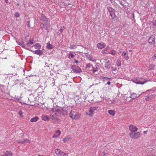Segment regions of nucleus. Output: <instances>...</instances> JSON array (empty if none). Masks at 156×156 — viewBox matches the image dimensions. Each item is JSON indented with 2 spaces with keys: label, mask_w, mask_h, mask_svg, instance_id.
<instances>
[{
  "label": "nucleus",
  "mask_w": 156,
  "mask_h": 156,
  "mask_svg": "<svg viewBox=\"0 0 156 156\" xmlns=\"http://www.w3.org/2000/svg\"><path fill=\"white\" fill-rule=\"evenodd\" d=\"M109 114L112 116H114L115 114V112L112 110H109L108 111Z\"/></svg>",
  "instance_id": "obj_25"
},
{
  "label": "nucleus",
  "mask_w": 156,
  "mask_h": 156,
  "mask_svg": "<svg viewBox=\"0 0 156 156\" xmlns=\"http://www.w3.org/2000/svg\"><path fill=\"white\" fill-rule=\"evenodd\" d=\"M115 101L114 100H113L112 101L111 103H115Z\"/></svg>",
  "instance_id": "obj_51"
},
{
  "label": "nucleus",
  "mask_w": 156,
  "mask_h": 156,
  "mask_svg": "<svg viewBox=\"0 0 156 156\" xmlns=\"http://www.w3.org/2000/svg\"><path fill=\"white\" fill-rule=\"evenodd\" d=\"M27 45L28 46H29L30 47L33 46V42L31 41H30L29 42L27 43Z\"/></svg>",
  "instance_id": "obj_34"
},
{
  "label": "nucleus",
  "mask_w": 156,
  "mask_h": 156,
  "mask_svg": "<svg viewBox=\"0 0 156 156\" xmlns=\"http://www.w3.org/2000/svg\"><path fill=\"white\" fill-rule=\"evenodd\" d=\"M102 155L103 156H106V154L105 152H103L102 153Z\"/></svg>",
  "instance_id": "obj_48"
},
{
  "label": "nucleus",
  "mask_w": 156,
  "mask_h": 156,
  "mask_svg": "<svg viewBox=\"0 0 156 156\" xmlns=\"http://www.w3.org/2000/svg\"><path fill=\"white\" fill-rule=\"evenodd\" d=\"M155 96V95L151 94L147 96L145 98V99L146 101H148L151 99L153 98Z\"/></svg>",
  "instance_id": "obj_15"
},
{
  "label": "nucleus",
  "mask_w": 156,
  "mask_h": 156,
  "mask_svg": "<svg viewBox=\"0 0 156 156\" xmlns=\"http://www.w3.org/2000/svg\"><path fill=\"white\" fill-rule=\"evenodd\" d=\"M152 60H154L156 59V54H154L152 56Z\"/></svg>",
  "instance_id": "obj_41"
},
{
  "label": "nucleus",
  "mask_w": 156,
  "mask_h": 156,
  "mask_svg": "<svg viewBox=\"0 0 156 156\" xmlns=\"http://www.w3.org/2000/svg\"><path fill=\"white\" fill-rule=\"evenodd\" d=\"M40 27L41 28H43L44 27V24L43 23H41L40 25Z\"/></svg>",
  "instance_id": "obj_47"
},
{
  "label": "nucleus",
  "mask_w": 156,
  "mask_h": 156,
  "mask_svg": "<svg viewBox=\"0 0 156 156\" xmlns=\"http://www.w3.org/2000/svg\"><path fill=\"white\" fill-rule=\"evenodd\" d=\"M69 115V117L73 119H77L80 116V114L75 110H71Z\"/></svg>",
  "instance_id": "obj_1"
},
{
  "label": "nucleus",
  "mask_w": 156,
  "mask_h": 156,
  "mask_svg": "<svg viewBox=\"0 0 156 156\" xmlns=\"http://www.w3.org/2000/svg\"><path fill=\"white\" fill-rule=\"evenodd\" d=\"M17 101L21 103H23L26 105L29 104V99L28 98H19L17 99Z\"/></svg>",
  "instance_id": "obj_4"
},
{
  "label": "nucleus",
  "mask_w": 156,
  "mask_h": 156,
  "mask_svg": "<svg viewBox=\"0 0 156 156\" xmlns=\"http://www.w3.org/2000/svg\"><path fill=\"white\" fill-rule=\"evenodd\" d=\"M119 52H121V51H119Z\"/></svg>",
  "instance_id": "obj_59"
},
{
  "label": "nucleus",
  "mask_w": 156,
  "mask_h": 156,
  "mask_svg": "<svg viewBox=\"0 0 156 156\" xmlns=\"http://www.w3.org/2000/svg\"><path fill=\"white\" fill-rule=\"evenodd\" d=\"M5 1L6 3H8V0H5Z\"/></svg>",
  "instance_id": "obj_55"
},
{
  "label": "nucleus",
  "mask_w": 156,
  "mask_h": 156,
  "mask_svg": "<svg viewBox=\"0 0 156 156\" xmlns=\"http://www.w3.org/2000/svg\"><path fill=\"white\" fill-rule=\"evenodd\" d=\"M42 19L47 23L48 24V20L46 17L43 14H42L41 15Z\"/></svg>",
  "instance_id": "obj_21"
},
{
  "label": "nucleus",
  "mask_w": 156,
  "mask_h": 156,
  "mask_svg": "<svg viewBox=\"0 0 156 156\" xmlns=\"http://www.w3.org/2000/svg\"><path fill=\"white\" fill-rule=\"evenodd\" d=\"M130 96L129 97L130 98H131L133 99H135L136 98L139 97L140 95V94L137 95V94L135 93H132L130 94Z\"/></svg>",
  "instance_id": "obj_10"
},
{
  "label": "nucleus",
  "mask_w": 156,
  "mask_h": 156,
  "mask_svg": "<svg viewBox=\"0 0 156 156\" xmlns=\"http://www.w3.org/2000/svg\"><path fill=\"white\" fill-rule=\"evenodd\" d=\"M58 136H58V135H56V134H55V135H54L52 137L53 138H57Z\"/></svg>",
  "instance_id": "obj_44"
},
{
  "label": "nucleus",
  "mask_w": 156,
  "mask_h": 156,
  "mask_svg": "<svg viewBox=\"0 0 156 156\" xmlns=\"http://www.w3.org/2000/svg\"><path fill=\"white\" fill-rule=\"evenodd\" d=\"M68 154L67 153H65L63 151H62L60 154V156H68Z\"/></svg>",
  "instance_id": "obj_31"
},
{
  "label": "nucleus",
  "mask_w": 156,
  "mask_h": 156,
  "mask_svg": "<svg viewBox=\"0 0 156 156\" xmlns=\"http://www.w3.org/2000/svg\"><path fill=\"white\" fill-rule=\"evenodd\" d=\"M97 108L98 107H90L89 108V113L88 114V115L90 117L92 116H93L92 115L93 114L94 112Z\"/></svg>",
  "instance_id": "obj_7"
},
{
  "label": "nucleus",
  "mask_w": 156,
  "mask_h": 156,
  "mask_svg": "<svg viewBox=\"0 0 156 156\" xmlns=\"http://www.w3.org/2000/svg\"><path fill=\"white\" fill-rule=\"evenodd\" d=\"M74 56V54L72 53H70L68 55V58L69 59H70L73 58Z\"/></svg>",
  "instance_id": "obj_32"
},
{
  "label": "nucleus",
  "mask_w": 156,
  "mask_h": 156,
  "mask_svg": "<svg viewBox=\"0 0 156 156\" xmlns=\"http://www.w3.org/2000/svg\"><path fill=\"white\" fill-rule=\"evenodd\" d=\"M50 117L52 120H56L57 119L58 111L55 109L53 108L51 111Z\"/></svg>",
  "instance_id": "obj_2"
},
{
  "label": "nucleus",
  "mask_w": 156,
  "mask_h": 156,
  "mask_svg": "<svg viewBox=\"0 0 156 156\" xmlns=\"http://www.w3.org/2000/svg\"><path fill=\"white\" fill-rule=\"evenodd\" d=\"M35 53L37 54L38 55H39V50H36L35 51Z\"/></svg>",
  "instance_id": "obj_46"
},
{
  "label": "nucleus",
  "mask_w": 156,
  "mask_h": 156,
  "mask_svg": "<svg viewBox=\"0 0 156 156\" xmlns=\"http://www.w3.org/2000/svg\"><path fill=\"white\" fill-rule=\"evenodd\" d=\"M100 79L101 80H102L103 81H105V80H107L108 79H111V78L108 77H105L103 76H101L100 77Z\"/></svg>",
  "instance_id": "obj_22"
},
{
  "label": "nucleus",
  "mask_w": 156,
  "mask_h": 156,
  "mask_svg": "<svg viewBox=\"0 0 156 156\" xmlns=\"http://www.w3.org/2000/svg\"><path fill=\"white\" fill-rule=\"evenodd\" d=\"M105 63V68L107 69H108L110 67L111 63L109 60L107 58L103 59Z\"/></svg>",
  "instance_id": "obj_6"
},
{
  "label": "nucleus",
  "mask_w": 156,
  "mask_h": 156,
  "mask_svg": "<svg viewBox=\"0 0 156 156\" xmlns=\"http://www.w3.org/2000/svg\"><path fill=\"white\" fill-rule=\"evenodd\" d=\"M92 69V72H93V73H94L98 71V68L97 67H96L94 68V69Z\"/></svg>",
  "instance_id": "obj_36"
},
{
  "label": "nucleus",
  "mask_w": 156,
  "mask_h": 156,
  "mask_svg": "<svg viewBox=\"0 0 156 156\" xmlns=\"http://www.w3.org/2000/svg\"><path fill=\"white\" fill-rule=\"evenodd\" d=\"M105 46V44L104 43H98L97 44V48L100 49H102Z\"/></svg>",
  "instance_id": "obj_11"
},
{
  "label": "nucleus",
  "mask_w": 156,
  "mask_h": 156,
  "mask_svg": "<svg viewBox=\"0 0 156 156\" xmlns=\"http://www.w3.org/2000/svg\"><path fill=\"white\" fill-rule=\"evenodd\" d=\"M62 152L60 149H57L55 150V154L59 156H60V154H61Z\"/></svg>",
  "instance_id": "obj_19"
},
{
  "label": "nucleus",
  "mask_w": 156,
  "mask_h": 156,
  "mask_svg": "<svg viewBox=\"0 0 156 156\" xmlns=\"http://www.w3.org/2000/svg\"><path fill=\"white\" fill-rule=\"evenodd\" d=\"M136 84H144L147 82L145 79H142L141 80H139L136 79L133 81Z\"/></svg>",
  "instance_id": "obj_8"
},
{
  "label": "nucleus",
  "mask_w": 156,
  "mask_h": 156,
  "mask_svg": "<svg viewBox=\"0 0 156 156\" xmlns=\"http://www.w3.org/2000/svg\"><path fill=\"white\" fill-rule=\"evenodd\" d=\"M39 118L37 116H35L34 117L32 118L30 120V121L31 122H35L39 120Z\"/></svg>",
  "instance_id": "obj_14"
},
{
  "label": "nucleus",
  "mask_w": 156,
  "mask_h": 156,
  "mask_svg": "<svg viewBox=\"0 0 156 156\" xmlns=\"http://www.w3.org/2000/svg\"><path fill=\"white\" fill-rule=\"evenodd\" d=\"M70 139L69 137H67L64 138L63 139V141L64 142H66L69 141V140H70Z\"/></svg>",
  "instance_id": "obj_30"
},
{
  "label": "nucleus",
  "mask_w": 156,
  "mask_h": 156,
  "mask_svg": "<svg viewBox=\"0 0 156 156\" xmlns=\"http://www.w3.org/2000/svg\"><path fill=\"white\" fill-rule=\"evenodd\" d=\"M47 47L48 49H51L53 48L52 45L50 43V42H49L48 43Z\"/></svg>",
  "instance_id": "obj_27"
},
{
  "label": "nucleus",
  "mask_w": 156,
  "mask_h": 156,
  "mask_svg": "<svg viewBox=\"0 0 156 156\" xmlns=\"http://www.w3.org/2000/svg\"><path fill=\"white\" fill-rule=\"evenodd\" d=\"M144 93V92H142V93H141V94H140V95H141V94H143Z\"/></svg>",
  "instance_id": "obj_58"
},
{
  "label": "nucleus",
  "mask_w": 156,
  "mask_h": 156,
  "mask_svg": "<svg viewBox=\"0 0 156 156\" xmlns=\"http://www.w3.org/2000/svg\"><path fill=\"white\" fill-rule=\"evenodd\" d=\"M15 16L16 18H18L20 16V14L18 12H16L15 14Z\"/></svg>",
  "instance_id": "obj_40"
},
{
  "label": "nucleus",
  "mask_w": 156,
  "mask_h": 156,
  "mask_svg": "<svg viewBox=\"0 0 156 156\" xmlns=\"http://www.w3.org/2000/svg\"><path fill=\"white\" fill-rule=\"evenodd\" d=\"M38 156H39V155Z\"/></svg>",
  "instance_id": "obj_60"
},
{
  "label": "nucleus",
  "mask_w": 156,
  "mask_h": 156,
  "mask_svg": "<svg viewBox=\"0 0 156 156\" xmlns=\"http://www.w3.org/2000/svg\"><path fill=\"white\" fill-rule=\"evenodd\" d=\"M61 133V132L59 130H58L56 131L55 132V134L57 135H58V136H60Z\"/></svg>",
  "instance_id": "obj_38"
},
{
  "label": "nucleus",
  "mask_w": 156,
  "mask_h": 156,
  "mask_svg": "<svg viewBox=\"0 0 156 156\" xmlns=\"http://www.w3.org/2000/svg\"><path fill=\"white\" fill-rule=\"evenodd\" d=\"M91 68L92 69H94L93 65L90 63H88L87 65L86 68Z\"/></svg>",
  "instance_id": "obj_29"
},
{
  "label": "nucleus",
  "mask_w": 156,
  "mask_h": 156,
  "mask_svg": "<svg viewBox=\"0 0 156 156\" xmlns=\"http://www.w3.org/2000/svg\"><path fill=\"white\" fill-rule=\"evenodd\" d=\"M63 31V29L62 28H61L59 30V31L60 32V33H62Z\"/></svg>",
  "instance_id": "obj_49"
},
{
  "label": "nucleus",
  "mask_w": 156,
  "mask_h": 156,
  "mask_svg": "<svg viewBox=\"0 0 156 156\" xmlns=\"http://www.w3.org/2000/svg\"><path fill=\"white\" fill-rule=\"evenodd\" d=\"M41 119L43 120L47 121L49 120V118L46 115H43L41 117Z\"/></svg>",
  "instance_id": "obj_18"
},
{
  "label": "nucleus",
  "mask_w": 156,
  "mask_h": 156,
  "mask_svg": "<svg viewBox=\"0 0 156 156\" xmlns=\"http://www.w3.org/2000/svg\"><path fill=\"white\" fill-rule=\"evenodd\" d=\"M71 69L75 73H80L82 72V70L80 67L75 65L72 66L71 67Z\"/></svg>",
  "instance_id": "obj_5"
},
{
  "label": "nucleus",
  "mask_w": 156,
  "mask_h": 156,
  "mask_svg": "<svg viewBox=\"0 0 156 156\" xmlns=\"http://www.w3.org/2000/svg\"><path fill=\"white\" fill-rule=\"evenodd\" d=\"M102 52L104 54H107L109 52L107 51L106 48L104 50L102 51Z\"/></svg>",
  "instance_id": "obj_35"
},
{
  "label": "nucleus",
  "mask_w": 156,
  "mask_h": 156,
  "mask_svg": "<svg viewBox=\"0 0 156 156\" xmlns=\"http://www.w3.org/2000/svg\"><path fill=\"white\" fill-rule=\"evenodd\" d=\"M122 55L125 56V58L126 60H127L129 59V57L128 56V54L125 51H124L122 52Z\"/></svg>",
  "instance_id": "obj_13"
},
{
  "label": "nucleus",
  "mask_w": 156,
  "mask_h": 156,
  "mask_svg": "<svg viewBox=\"0 0 156 156\" xmlns=\"http://www.w3.org/2000/svg\"><path fill=\"white\" fill-rule=\"evenodd\" d=\"M116 53V52L115 50H111L110 52H109L108 53L110 54L113 55H115Z\"/></svg>",
  "instance_id": "obj_24"
},
{
  "label": "nucleus",
  "mask_w": 156,
  "mask_h": 156,
  "mask_svg": "<svg viewBox=\"0 0 156 156\" xmlns=\"http://www.w3.org/2000/svg\"><path fill=\"white\" fill-rule=\"evenodd\" d=\"M116 64L118 66H121V62L120 60H118L117 61Z\"/></svg>",
  "instance_id": "obj_37"
},
{
  "label": "nucleus",
  "mask_w": 156,
  "mask_h": 156,
  "mask_svg": "<svg viewBox=\"0 0 156 156\" xmlns=\"http://www.w3.org/2000/svg\"><path fill=\"white\" fill-rule=\"evenodd\" d=\"M19 5V3H17V4H16L17 5Z\"/></svg>",
  "instance_id": "obj_57"
},
{
  "label": "nucleus",
  "mask_w": 156,
  "mask_h": 156,
  "mask_svg": "<svg viewBox=\"0 0 156 156\" xmlns=\"http://www.w3.org/2000/svg\"><path fill=\"white\" fill-rule=\"evenodd\" d=\"M133 134V133H129V134L130 137L132 139H138L140 136L141 134L139 132H134Z\"/></svg>",
  "instance_id": "obj_3"
},
{
  "label": "nucleus",
  "mask_w": 156,
  "mask_h": 156,
  "mask_svg": "<svg viewBox=\"0 0 156 156\" xmlns=\"http://www.w3.org/2000/svg\"><path fill=\"white\" fill-rule=\"evenodd\" d=\"M129 130L131 132V133L135 132L137 130L138 128L133 125H130L129 127Z\"/></svg>",
  "instance_id": "obj_9"
},
{
  "label": "nucleus",
  "mask_w": 156,
  "mask_h": 156,
  "mask_svg": "<svg viewBox=\"0 0 156 156\" xmlns=\"http://www.w3.org/2000/svg\"><path fill=\"white\" fill-rule=\"evenodd\" d=\"M40 55L42 54V52L40 50Z\"/></svg>",
  "instance_id": "obj_53"
},
{
  "label": "nucleus",
  "mask_w": 156,
  "mask_h": 156,
  "mask_svg": "<svg viewBox=\"0 0 156 156\" xmlns=\"http://www.w3.org/2000/svg\"><path fill=\"white\" fill-rule=\"evenodd\" d=\"M110 83H111L110 82V81H108V82H107V84L108 85H110Z\"/></svg>",
  "instance_id": "obj_52"
},
{
  "label": "nucleus",
  "mask_w": 156,
  "mask_h": 156,
  "mask_svg": "<svg viewBox=\"0 0 156 156\" xmlns=\"http://www.w3.org/2000/svg\"><path fill=\"white\" fill-rule=\"evenodd\" d=\"M154 39L155 37L154 36H151L148 40V42L151 44H154L155 43Z\"/></svg>",
  "instance_id": "obj_12"
},
{
  "label": "nucleus",
  "mask_w": 156,
  "mask_h": 156,
  "mask_svg": "<svg viewBox=\"0 0 156 156\" xmlns=\"http://www.w3.org/2000/svg\"><path fill=\"white\" fill-rule=\"evenodd\" d=\"M147 133V131H144V134H146Z\"/></svg>",
  "instance_id": "obj_54"
},
{
  "label": "nucleus",
  "mask_w": 156,
  "mask_h": 156,
  "mask_svg": "<svg viewBox=\"0 0 156 156\" xmlns=\"http://www.w3.org/2000/svg\"><path fill=\"white\" fill-rule=\"evenodd\" d=\"M111 68L112 69V71H116V68L114 67H111Z\"/></svg>",
  "instance_id": "obj_45"
},
{
  "label": "nucleus",
  "mask_w": 156,
  "mask_h": 156,
  "mask_svg": "<svg viewBox=\"0 0 156 156\" xmlns=\"http://www.w3.org/2000/svg\"><path fill=\"white\" fill-rule=\"evenodd\" d=\"M152 25L156 27V21L154 20L152 22Z\"/></svg>",
  "instance_id": "obj_42"
},
{
  "label": "nucleus",
  "mask_w": 156,
  "mask_h": 156,
  "mask_svg": "<svg viewBox=\"0 0 156 156\" xmlns=\"http://www.w3.org/2000/svg\"><path fill=\"white\" fill-rule=\"evenodd\" d=\"M108 9L110 13L115 11L114 9L110 7H108Z\"/></svg>",
  "instance_id": "obj_28"
},
{
  "label": "nucleus",
  "mask_w": 156,
  "mask_h": 156,
  "mask_svg": "<svg viewBox=\"0 0 156 156\" xmlns=\"http://www.w3.org/2000/svg\"><path fill=\"white\" fill-rule=\"evenodd\" d=\"M12 153L11 151H6L3 156H12Z\"/></svg>",
  "instance_id": "obj_16"
},
{
  "label": "nucleus",
  "mask_w": 156,
  "mask_h": 156,
  "mask_svg": "<svg viewBox=\"0 0 156 156\" xmlns=\"http://www.w3.org/2000/svg\"><path fill=\"white\" fill-rule=\"evenodd\" d=\"M74 62L77 64H78L79 63L78 61L77 60H74Z\"/></svg>",
  "instance_id": "obj_50"
},
{
  "label": "nucleus",
  "mask_w": 156,
  "mask_h": 156,
  "mask_svg": "<svg viewBox=\"0 0 156 156\" xmlns=\"http://www.w3.org/2000/svg\"><path fill=\"white\" fill-rule=\"evenodd\" d=\"M76 48V45L74 44H71L69 47V48L70 49H74Z\"/></svg>",
  "instance_id": "obj_26"
},
{
  "label": "nucleus",
  "mask_w": 156,
  "mask_h": 156,
  "mask_svg": "<svg viewBox=\"0 0 156 156\" xmlns=\"http://www.w3.org/2000/svg\"><path fill=\"white\" fill-rule=\"evenodd\" d=\"M132 50L131 49H130L129 50V51L130 52L132 51Z\"/></svg>",
  "instance_id": "obj_56"
},
{
  "label": "nucleus",
  "mask_w": 156,
  "mask_h": 156,
  "mask_svg": "<svg viewBox=\"0 0 156 156\" xmlns=\"http://www.w3.org/2000/svg\"><path fill=\"white\" fill-rule=\"evenodd\" d=\"M89 59L93 62H95L96 61V60L95 59H94L92 57H90L89 58Z\"/></svg>",
  "instance_id": "obj_39"
},
{
  "label": "nucleus",
  "mask_w": 156,
  "mask_h": 156,
  "mask_svg": "<svg viewBox=\"0 0 156 156\" xmlns=\"http://www.w3.org/2000/svg\"><path fill=\"white\" fill-rule=\"evenodd\" d=\"M18 114L20 117H23V112L21 110L19 112Z\"/></svg>",
  "instance_id": "obj_33"
},
{
  "label": "nucleus",
  "mask_w": 156,
  "mask_h": 156,
  "mask_svg": "<svg viewBox=\"0 0 156 156\" xmlns=\"http://www.w3.org/2000/svg\"><path fill=\"white\" fill-rule=\"evenodd\" d=\"M155 65L153 64H151L150 65L149 67V70H151L154 69Z\"/></svg>",
  "instance_id": "obj_23"
},
{
  "label": "nucleus",
  "mask_w": 156,
  "mask_h": 156,
  "mask_svg": "<svg viewBox=\"0 0 156 156\" xmlns=\"http://www.w3.org/2000/svg\"><path fill=\"white\" fill-rule=\"evenodd\" d=\"M115 12V11H114L113 12H112L110 13V15L112 19H115L116 17Z\"/></svg>",
  "instance_id": "obj_20"
},
{
  "label": "nucleus",
  "mask_w": 156,
  "mask_h": 156,
  "mask_svg": "<svg viewBox=\"0 0 156 156\" xmlns=\"http://www.w3.org/2000/svg\"><path fill=\"white\" fill-rule=\"evenodd\" d=\"M17 142L18 143H21V144H24L26 143H29L30 142V141L28 139H26L24 140L23 141H20L19 140H17Z\"/></svg>",
  "instance_id": "obj_17"
},
{
  "label": "nucleus",
  "mask_w": 156,
  "mask_h": 156,
  "mask_svg": "<svg viewBox=\"0 0 156 156\" xmlns=\"http://www.w3.org/2000/svg\"><path fill=\"white\" fill-rule=\"evenodd\" d=\"M38 44H36L35 45H34V47L36 48V49H38Z\"/></svg>",
  "instance_id": "obj_43"
}]
</instances>
